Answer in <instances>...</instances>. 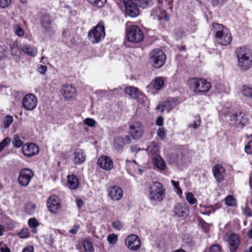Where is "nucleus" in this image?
<instances>
[{
    "mask_svg": "<svg viewBox=\"0 0 252 252\" xmlns=\"http://www.w3.org/2000/svg\"><path fill=\"white\" fill-rule=\"evenodd\" d=\"M212 27L215 32V38L219 44L226 45L231 43L232 37L227 28L221 24L215 23L212 24Z\"/></svg>",
    "mask_w": 252,
    "mask_h": 252,
    "instance_id": "nucleus-1",
    "label": "nucleus"
},
{
    "mask_svg": "<svg viewBox=\"0 0 252 252\" xmlns=\"http://www.w3.org/2000/svg\"><path fill=\"white\" fill-rule=\"evenodd\" d=\"M238 65L242 70H246L252 65V55L245 47H240L236 51Z\"/></svg>",
    "mask_w": 252,
    "mask_h": 252,
    "instance_id": "nucleus-2",
    "label": "nucleus"
},
{
    "mask_svg": "<svg viewBox=\"0 0 252 252\" xmlns=\"http://www.w3.org/2000/svg\"><path fill=\"white\" fill-rule=\"evenodd\" d=\"M188 85L195 93L208 92L211 87L210 83L206 80L198 78L189 79Z\"/></svg>",
    "mask_w": 252,
    "mask_h": 252,
    "instance_id": "nucleus-3",
    "label": "nucleus"
},
{
    "mask_svg": "<svg viewBox=\"0 0 252 252\" xmlns=\"http://www.w3.org/2000/svg\"><path fill=\"white\" fill-rule=\"evenodd\" d=\"M105 36V27L103 22H100L88 32L89 40L92 43H99Z\"/></svg>",
    "mask_w": 252,
    "mask_h": 252,
    "instance_id": "nucleus-4",
    "label": "nucleus"
},
{
    "mask_svg": "<svg viewBox=\"0 0 252 252\" xmlns=\"http://www.w3.org/2000/svg\"><path fill=\"white\" fill-rule=\"evenodd\" d=\"M165 189L159 182L154 183L149 188V197L152 201L160 202L165 196Z\"/></svg>",
    "mask_w": 252,
    "mask_h": 252,
    "instance_id": "nucleus-5",
    "label": "nucleus"
},
{
    "mask_svg": "<svg viewBox=\"0 0 252 252\" xmlns=\"http://www.w3.org/2000/svg\"><path fill=\"white\" fill-rule=\"evenodd\" d=\"M126 37L130 42L139 43L143 40L144 35L137 26L130 25L126 28Z\"/></svg>",
    "mask_w": 252,
    "mask_h": 252,
    "instance_id": "nucleus-6",
    "label": "nucleus"
},
{
    "mask_svg": "<svg viewBox=\"0 0 252 252\" xmlns=\"http://www.w3.org/2000/svg\"><path fill=\"white\" fill-rule=\"evenodd\" d=\"M150 57L153 66L157 68L162 67L166 59L165 53L159 49H154L150 53Z\"/></svg>",
    "mask_w": 252,
    "mask_h": 252,
    "instance_id": "nucleus-7",
    "label": "nucleus"
},
{
    "mask_svg": "<svg viewBox=\"0 0 252 252\" xmlns=\"http://www.w3.org/2000/svg\"><path fill=\"white\" fill-rule=\"evenodd\" d=\"M126 11L127 14L135 17L140 13L139 6L135 0H124Z\"/></svg>",
    "mask_w": 252,
    "mask_h": 252,
    "instance_id": "nucleus-8",
    "label": "nucleus"
},
{
    "mask_svg": "<svg viewBox=\"0 0 252 252\" xmlns=\"http://www.w3.org/2000/svg\"><path fill=\"white\" fill-rule=\"evenodd\" d=\"M23 107L27 110L31 111L34 109L37 104V99L32 94H26L22 99Z\"/></svg>",
    "mask_w": 252,
    "mask_h": 252,
    "instance_id": "nucleus-9",
    "label": "nucleus"
},
{
    "mask_svg": "<svg viewBox=\"0 0 252 252\" xmlns=\"http://www.w3.org/2000/svg\"><path fill=\"white\" fill-rule=\"evenodd\" d=\"M125 244L130 250L136 251L141 247V240L137 235L130 234L126 238Z\"/></svg>",
    "mask_w": 252,
    "mask_h": 252,
    "instance_id": "nucleus-10",
    "label": "nucleus"
},
{
    "mask_svg": "<svg viewBox=\"0 0 252 252\" xmlns=\"http://www.w3.org/2000/svg\"><path fill=\"white\" fill-rule=\"evenodd\" d=\"M34 176V173L30 169L25 168L21 170L18 177L19 183L23 187H27Z\"/></svg>",
    "mask_w": 252,
    "mask_h": 252,
    "instance_id": "nucleus-11",
    "label": "nucleus"
},
{
    "mask_svg": "<svg viewBox=\"0 0 252 252\" xmlns=\"http://www.w3.org/2000/svg\"><path fill=\"white\" fill-rule=\"evenodd\" d=\"M61 93L64 99L67 100L74 99L77 95L76 88L72 85L68 84L63 86Z\"/></svg>",
    "mask_w": 252,
    "mask_h": 252,
    "instance_id": "nucleus-12",
    "label": "nucleus"
},
{
    "mask_svg": "<svg viewBox=\"0 0 252 252\" xmlns=\"http://www.w3.org/2000/svg\"><path fill=\"white\" fill-rule=\"evenodd\" d=\"M47 206L49 211L54 214L59 212L61 208L60 199L56 195L51 196L48 199Z\"/></svg>",
    "mask_w": 252,
    "mask_h": 252,
    "instance_id": "nucleus-13",
    "label": "nucleus"
},
{
    "mask_svg": "<svg viewBox=\"0 0 252 252\" xmlns=\"http://www.w3.org/2000/svg\"><path fill=\"white\" fill-rule=\"evenodd\" d=\"M129 131L133 139H139L141 137L144 133L143 125L138 122L133 123L130 126Z\"/></svg>",
    "mask_w": 252,
    "mask_h": 252,
    "instance_id": "nucleus-14",
    "label": "nucleus"
},
{
    "mask_svg": "<svg viewBox=\"0 0 252 252\" xmlns=\"http://www.w3.org/2000/svg\"><path fill=\"white\" fill-rule=\"evenodd\" d=\"M108 196L112 200L118 201L123 195V190L119 187H111L108 189Z\"/></svg>",
    "mask_w": 252,
    "mask_h": 252,
    "instance_id": "nucleus-15",
    "label": "nucleus"
},
{
    "mask_svg": "<svg viewBox=\"0 0 252 252\" xmlns=\"http://www.w3.org/2000/svg\"><path fill=\"white\" fill-rule=\"evenodd\" d=\"M22 152L25 156L31 157L38 153L39 148L37 145L34 143H29L23 146Z\"/></svg>",
    "mask_w": 252,
    "mask_h": 252,
    "instance_id": "nucleus-16",
    "label": "nucleus"
},
{
    "mask_svg": "<svg viewBox=\"0 0 252 252\" xmlns=\"http://www.w3.org/2000/svg\"><path fill=\"white\" fill-rule=\"evenodd\" d=\"M53 19L48 14H45L41 16L40 22L42 27L44 29L45 32L50 34L53 33V30L52 28Z\"/></svg>",
    "mask_w": 252,
    "mask_h": 252,
    "instance_id": "nucleus-17",
    "label": "nucleus"
},
{
    "mask_svg": "<svg viewBox=\"0 0 252 252\" xmlns=\"http://www.w3.org/2000/svg\"><path fill=\"white\" fill-rule=\"evenodd\" d=\"M124 91L126 94L133 99H137L140 96H141L143 101H144V99H146V97L136 87L128 86L126 87Z\"/></svg>",
    "mask_w": 252,
    "mask_h": 252,
    "instance_id": "nucleus-18",
    "label": "nucleus"
},
{
    "mask_svg": "<svg viewBox=\"0 0 252 252\" xmlns=\"http://www.w3.org/2000/svg\"><path fill=\"white\" fill-rule=\"evenodd\" d=\"M213 173L218 182L220 183L223 180L225 172L221 165H216L213 168Z\"/></svg>",
    "mask_w": 252,
    "mask_h": 252,
    "instance_id": "nucleus-19",
    "label": "nucleus"
},
{
    "mask_svg": "<svg viewBox=\"0 0 252 252\" xmlns=\"http://www.w3.org/2000/svg\"><path fill=\"white\" fill-rule=\"evenodd\" d=\"M174 213L178 217H187L189 213V209L185 204H177L175 206Z\"/></svg>",
    "mask_w": 252,
    "mask_h": 252,
    "instance_id": "nucleus-20",
    "label": "nucleus"
},
{
    "mask_svg": "<svg viewBox=\"0 0 252 252\" xmlns=\"http://www.w3.org/2000/svg\"><path fill=\"white\" fill-rule=\"evenodd\" d=\"M98 164L102 168L106 170H111L113 167L112 160L107 156H102L98 159Z\"/></svg>",
    "mask_w": 252,
    "mask_h": 252,
    "instance_id": "nucleus-21",
    "label": "nucleus"
},
{
    "mask_svg": "<svg viewBox=\"0 0 252 252\" xmlns=\"http://www.w3.org/2000/svg\"><path fill=\"white\" fill-rule=\"evenodd\" d=\"M240 243L239 236L235 234H231L229 236L228 243L229 249L231 252H235Z\"/></svg>",
    "mask_w": 252,
    "mask_h": 252,
    "instance_id": "nucleus-22",
    "label": "nucleus"
},
{
    "mask_svg": "<svg viewBox=\"0 0 252 252\" xmlns=\"http://www.w3.org/2000/svg\"><path fill=\"white\" fill-rule=\"evenodd\" d=\"M153 162L155 166L160 170H164L166 168V163L159 155H156L153 158Z\"/></svg>",
    "mask_w": 252,
    "mask_h": 252,
    "instance_id": "nucleus-23",
    "label": "nucleus"
},
{
    "mask_svg": "<svg viewBox=\"0 0 252 252\" xmlns=\"http://www.w3.org/2000/svg\"><path fill=\"white\" fill-rule=\"evenodd\" d=\"M74 161L75 163L80 164L84 162L86 159V156L81 149L76 150L73 153Z\"/></svg>",
    "mask_w": 252,
    "mask_h": 252,
    "instance_id": "nucleus-24",
    "label": "nucleus"
},
{
    "mask_svg": "<svg viewBox=\"0 0 252 252\" xmlns=\"http://www.w3.org/2000/svg\"><path fill=\"white\" fill-rule=\"evenodd\" d=\"M22 50L25 54L31 57L35 56L37 52L35 47L28 45H24Z\"/></svg>",
    "mask_w": 252,
    "mask_h": 252,
    "instance_id": "nucleus-25",
    "label": "nucleus"
},
{
    "mask_svg": "<svg viewBox=\"0 0 252 252\" xmlns=\"http://www.w3.org/2000/svg\"><path fill=\"white\" fill-rule=\"evenodd\" d=\"M67 184L70 189H76L79 185L78 178L73 175H68L67 176Z\"/></svg>",
    "mask_w": 252,
    "mask_h": 252,
    "instance_id": "nucleus-26",
    "label": "nucleus"
},
{
    "mask_svg": "<svg viewBox=\"0 0 252 252\" xmlns=\"http://www.w3.org/2000/svg\"><path fill=\"white\" fill-rule=\"evenodd\" d=\"M125 144V142H124V138L121 137H117L115 138L114 141V146L116 150L118 151V152L122 151Z\"/></svg>",
    "mask_w": 252,
    "mask_h": 252,
    "instance_id": "nucleus-27",
    "label": "nucleus"
},
{
    "mask_svg": "<svg viewBox=\"0 0 252 252\" xmlns=\"http://www.w3.org/2000/svg\"><path fill=\"white\" fill-rule=\"evenodd\" d=\"M139 7L143 9L148 8L152 6L154 3V0H135Z\"/></svg>",
    "mask_w": 252,
    "mask_h": 252,
    "instance_id": "nucleus-28",
    "label": "nucleus"
},
{
    "mask_svg": "<svg viewBox=\"0 0 252 252\" xmlns=\"http://www.w3.org/2000/svg\"><path fill=\"white\" fill-rule=\"evenodd\" d=\"M177 98H170L165 102V106L168 112L174 108L177 104Z\"/></svg>",
    "mask_w": 252,
    "mask_h": 252,
    "instance_id": "nucleus-29",
    "label": "nucleus"
},
{
    "mask_svg": "<svg viewBox=\"0 0 252 252\" xmlns=\"http://www.w3.org/2000/svg\"><path fill=\"white\" fill-rule=\"evenodd\" d=\"M147 152L151 156H153V157L156 155H158V148L157 144L154 142H151L147 148Z\"/></svg>",
    "mask_w": 252,
    "mask_h": 252,
    "instance_id": "nucleus-30",
    "label": "nucleus"
},
{
    "mask_svg": "<svg viewBox=\"0 0 252 252\" xmlns=\"http://www.w3.org/2000/svg\"><path fill=\"white\" fill-rule=\"evenodd\" d=\"M243 119V117L242 116V114H234L231 116L230 120L233 122V123L236 125H239L242 124L244 125V122L242 120Z\"/></svg>",
    "mask_w": 252,
    "mask_h": 252,
    "instance_id": "nucleus-31",
    "label": "nucleus"
},
{
    "mask_svg": "<svg viewBox=\"0 0 252 252\" xmlns=\"http://www.w3.org/2000/svg\"><path fill=\"white\" fill-rule=\"evenodd\" d=\"M164 84V80L161 77H157L154 80L153 87L157 90H160Z\"/></svg>",
    "mask_w": 252,
    "mask_h": 252,
    "instance_id": "nucleus-32",
    "label": "nucleus"
},
{
    "mask_svg": "<svg viewBox=\"0 0 252 252\" xmlns=\"http://www.w3.org/2000/svg\"><path fill=\"white\" fill-rule=\"evenodd\" d=\"M10 49L13 56H16L20 50L19 43L17 41H14L10 44Z\"/></svg>",
    "mask_w": 252,
    "mask_h": 252,
    "instance_id": "nucleus-33",
    "label": "nucleus"
},
{
    "mask_svg": "<svg viewBox=\"0 0 252 252\" xmlns=\"http://www.w3.org/2000/svg\"><path fill=\"white\" fill-rule=\"evenodd\" d=\"M93 6L98 8L102 7L105 3L106 0H87Z\"/></svg>",
    "mask_w": 252,
    "mask_h": 252,
    "instance_id": "nucleus-34",
    "label": "nucleus"
},
{
    "mask_svg": "<svg viewBox=\"0 0 252 252\" xmlns=\"http://www.w3.org/2000/svg\"><path fill=\"white\" fill-rule=\"evenodd\" d=\"M13 31L16 35L19 37H22L24 34L23 30L17 24H15L13 26Z\"/></svg>",
    "mask_w": 252,
    "mask_h": 252,
    "instance_id": "nucleus-35",
    "label": "nucleus"
},
{
    "mask_svg": "<svg viewBox=\"0 0 252 252\" xmlns=\"http://www.w3.org/2000/svg\"><path fill=\"white\" fill-rule=\"evenodd\" d=\"M35 206L32 203H27L25 205V211L29 214H32L34 213Z\"/></svg>",
    "mask_w": 252,
    "mask_h": 252,
    "instance_id": "nucleus-36",
    "label": "nucleus"
},
{
    "mask_svg": "<svg viewBox=\"0 0 252 252\" xmlns=\"http://www.w3.org/2000/svg\"><path fill=\"white\" fill-rule=\"evenodd\" d=\"M242 93L244 95L252 98V88L245 86L243 88Z\"/></svg>",
    "mask_w": 252,
    "mask_h": 252,
    "instance_id": "nucleus-37",
    "label": "nucleus"
},
{
    "mask_svg": "<svg viewBox=\"0 0 252 252\" xmlns=\"http://www.w3.org/2000/svg\"><path fill=\"white\" fill-rule=\"evenodd\" d=\"M13 146L16 148H19L23 144V141L17 135H15L12 141Z\"/></svg>",
    "mask_w": 252,
    "mask_h": 252,
    "instance_id": "nucleus-38",
    "label": "nucleus"
},
{
    "mask_svg": "<svg viewBox=\"0 0 252 252\" xmlns=\"http://www.w3.org/2000/svg\"><path fill=\"white\" fill-rule=\"evenodd\" d=\"M13 121V118L12 116L7 115L3 120V125L5 128H8L11 125Z\"/></svg>",
    "mask_w": 252,
    "mask_h": 252,
    "instance_id": "nucleus-39",
    "label": "nucleus"
},
{
    "mask_svg": "<svg viewBox=\"0 0 252 252\" xmlns=\"http://www.w3.org/2000/svg\"><path fill=\"white\" fill-rule=\"evenodd\" d=\"M225 200L226 204L228 206H233L236 205V200L233 195H228Z\"/></svg>",
    "mask_w": 252,
    "mask_h": 252,
    "instance_id": "nucleus-40",
    "label": "nucleus"
},
{
    "mask_svg": "<svg viewBox=\"0 0 252 252\" xmlns=\"http://www.w3.org/2000/svg\"><path fill=\"white\" fill-rule=\"evenodd\" d=\"M107 239L110 244L114 245L118 241V237L115 234H111L107 236Z\"/></svg>",
    "mask_w": 252,
    "mask_h": 252,
    "instance_id": "nucleus-41",
    "label": "nucleus"
},
{
    "mask_svg": "<svg viewBox=\"0 0 252 252\" xmlns=\"http://www.w3.org/2000/svg\"><path fill=\"white\" fill-rule=\"evenodd\" d=\"M186 199L190 204H193L197 201L196 199L191 192H188L186 194Z\"/></svg>",
    "mask_w": 252,
    "mask_h": 252,
    "instance_id": "nucleus-42",
    "label": "nucleus"
},
{
    "mask_svg": "<svg viewBox=\"0 0 252 252\" xmlns=\"http://www.w3.org/2000/svg\"><path fill=\"white\" fill-rule=\"evenodd\" d=\"M83 247L87 251L92 252L94 250V247L92 243L89 241H85L83 243Z\"/></svg>",
    "mask_w": 252,
    "mask_h": 252,
    "instance_id": "nucleus-43",
    "label": "nucleus"
},
{
    "mask_svg": "<svg viewBox=\"0 0 252 252\" xmlns=\"http://www.w3.org/2000/svg\"><path fill=\"white\" fill-rule=\"evenodd\" d=\"M171 183L174 187V190L175 191L179 194L181 195L182 193V191L181 188L179 187V184L178 182H176L175 181L172 180Z\"/></svg>",
    "mask_w": 252,
    "mask_h": 252,
    "instance_id": "nucleus-44",
    "label": "nucleus"
},
{
    "mask_svg": "<svg viewBox=\"0 0 252 252\" xmlns=\"http://www.w3.org/2000/svg\"><path fill=\"white\" fill-rule=\"evenodd\" d=\"M208 252H221V248L219 244H216L210 247Z\"/></svg>",
    "mask_w": 252,
    "mask_h": 252,
    "instance_id": "nucleus-45",
    "label": "nucleus"
},
{
    "mask_svg": "<svg viewBox=\"0 0 252 252\" xmlns=\"http://www.w3.org/2000/svg\"><path fill=\"white\" fill-rule=\"evenodd\" d=\"M201 124V120L199 116L197 117V120L195 121L192 124H190L189 125V127H192L194 129L198 128Z\"/></svg>",
    "mask_w": 252,
    "mask_h": 252,
    "instance_id": "nucleus-46",
    "label": "nucleus"
},
{
    "mask_svg": "<svg viewBox=\"0 0 252 252\" xmlns=\"http://www.w3.org/2000/svg\"><path fill=\"white\" fill-rule=\"evenodd\" d=\"M10 142V139L8 137L5 138L0 143V152L1 151L3 148L6 146Z\"/></svg>",
    "mask_w": 252,
    "mask_h": 252,
    "instance_id": "nucleus-47",
    "label": "nucleus"
},
{
    "mask_svg": "<svg viewBox=\"0 0 252 252\" xmlns=\"http://www.w3.org/2000/svg\"><path fill=\"white\" fill-rule=\"evenodd\" d=\"M29 225L31 228L36 227L38 225V222L34 218L29 219L28 221Z\"/></svg>",
    "mask_w": 252,
    "mask_h": 252,
    "instance_id": "nucleus-48",
    "label": "nucleus"
},
{
    "mask_svg": "<svg viewBox=\"0 0 252 252\" xmlns=\"http://www.w3.org/2000/svg\"><path fill=\"white\" fill-rule=\"evenodd\" d=\"M242 211L244 215L249 217L252 216V211L249 207L246 206L243 207L242 208Z\"/></svg>",
    "mask_w": 252,
    "mask_h": 252,
    "instance_id": "nucleus-49",
    "label": "nucleus"
},
{
    "mask_svg": "<svg viewBox=\"0 0 252 252\" xmlns=\"http://www.w3.org/2000/svg\"><path fill=\"white\" fill-rule=\"evenodd\" d=\"M7 55V51L5 47L0 45V61Z\"/></svg>",
    "mask_w": 252,
    "mask_h": 252,
    "instance_id": "nucleus-50",
    "label": "nucleus"
},
{
    "mask_svg": "<svg viewBox=\"0 0 252 252\" xmlns=\"http://www.w3.org/2000/svg\"><path fill=\"white\" fill-rule=\"evenodd\" d=\"M245 150L247 154H252V140L245 146Z\"/></svg>",
    "mask_w": 252,
    "mask_h": 252,
    "instance_id": "nucleus-51",
    "label": "nucleus"
},
{
    "mask_svg": "<svg viewBox=\"0 0 252 252\" xmlns=\"http://www.w3.org/2000/svg\"><path fill=\"white\" fill-rule=\"evenodd\" d=\"M113 228L117 230H120L123 227V224L119 220L115 221L112 223Z\"/></svg>",
    "mask_w": 252,
    "mask_h": 252,
    "instance_id": "nucleus-52",
    "label": "nucleus"
},
{
    "mask_svg": "<svg viewBox=\"0 0 252 252\" xmlns=\"http://www.w3.org/2000/svg\"><path fill=\"white\" fill-rule=\"evenodd\" d=\"M11 2V0H0V7L5 8L7 7Z\"/></svg>",
    "mask_w": 252,
    "mask_h": 252,
    "instance_id": "nucleus-53",
    "label": "nucleus"
},
{
    "mask_svg": "<svg viewBox=\"0 0 252 252\" xmlns=\"http://www.w3.org/2000/svg\"><path fill=\"white\" fill-rule=\"evenodd\" d=\"M84 124L90 126H93L95 125V121L94 119L87 118L84 120Z\"/></svg>",
    "mask_w": 252,
    "mask_h": 252,
    "instance_id": "nucleus-54",
    "label": "nucleus"
},
{
    "mask_svg": "<svg viewBox=\"0 0 252 252\" xmlns=\"http://www.w3.org/2000/svg\"><path fill=\"white\" fill-rule=\"evenodd\" d=\"M18 235L20 238H26L29 236V231L27 229H22Z\"/></svg>",
    "mask_w": 252,
    "mask_h": 252,
    "instance_id": "nucleus-55",
    "label": "nucleus"
},
{
    "mask_svg": "<svg viewBox=\"0 0 252 252\" xmlns=\"http://www.w3.org/2000/svg\"><path fill=\"white\" fill-rule=\"evenodd\" d=\"M158 135L161 139H163L165 135V133L163 128H159L157 131Z\"/></svg>",
    "mask_w": 252,
    "mask_h": 252,
    "instance_id": "nucleus-56",
    "label": "nucleus"
},
{
    "mask_svg": "<svg viewBox=\"0 0 252 252\" xmlns=\"http://www.w3.org/2000/svg\"><path fill=\"white\" fill-rule=\"evenodd\" d=\"M163 119L162 117H158L156 120V124L158 126H161L163 125Z\"/></svg>",
    "mask_w": 252,
    "mask_h": 252,
    "instance_id": "nucleus-57",
    "label": "nucleus"
},
{
    "mask_svg": "<svg viewBox=\"0 0 252 252\" xmlns=\"http://www.w3.org/2000/svg\"><path fill=\"white\" fill-rule=\"evenodd\" d=\"M47 70V67L45 65H40L38 68V71L41 74H44Z\"/></svg>",
    "mask_w": 252,
    "mask_h": 252,
    "instance_id": "nucleus-58",
    "label": "nucleus"
},
{
    "mask_svg": "<svg viewBox=\"0 0 252 252\" xmlns=\"http://www.w3.org/2000/svg\"><path fill=\"white\" fill-rule=\"evenodd\" d=\"M79 228L78 225H74L73 227L69 230V232L73 234H75L77 233V231Z\"/></svg>",
    "mask_w": 252,
    "mask_h": 252,
    "instance_id": "nucleus-59",
    "label": "nucleus"
},
{
    "mask_svg": "<svg viewBox=\"0 0 252 252\" xmlns=\"http://www.w3.org/2000/svg\"><path fill=\"white\" fill-rule=\"evenodd\" d=\"M157 110H159L160 111V112H163V111L165 109H166L165 108V103H164V104H159L157 107V108H156Z\"/></svg>",
    "mask_w": 252,
    "mask_h": 252,
    "instance_id": "nucleus-60",
    "label": "nucleus"
},
{
    "mask_svg": "<svg viewBox=\"0 0 252 252\" xmlns=\"http://www.w3.org/2000/svg\"><path fill=\"white\" fill-rule=\"evenodd\" d=\"M22 252H33V248L32 246H29L24 248Z\"/></svg>",
    "mask_w": 252,
    "mask_h": 252,
    "instance_id": "nucleus-61",
    "label": "nucleus"
},
{
    "mask_svg": "<svg viewBox=\"0 0 252 252\" xmlns=\"http://www.w3.org/2000/svg\"><path fill=\"white\" fill-rule=\"evenodd\" d=\"M124 142H125V144H128V143H130L131 139H130V137H129V136L126 135L125 137V138H124Z\"/></svg>",
    "mask_w": 252,
    "mask_h": 252,
    "instance_id": "nucleus-62",
    "label": "nucleus"
},
{
    "mask_svg": "<svg viewBox=\"0 0 252 252\" xmlns=\"http://www.w3.org/2000/svg\"><path fill=\"white\" fill-rule=\"evenodd\" d=\"M76 203H77V205L78 207L79 208H80L83 204V200H82L81 199H77Z\"/></svg>",
    "mask_w": 252,
    "mask_h": 252,
    "instance_id": "nucleus-63",
    "label": "nucleus"
},
{
    "mask_svg": "<svg viewBox=\"0 0 252 252\" xmlns=\"http://www.w3.org/2000/svg\"><path fill=\"white\" fill-rule=\"evenodd\" d=\"M0 251L1 252H10V250L7 247H1Z\"/></svg>",
    "mask_w": 252,
    "mask_h": 252,
    "instance_id": "nucleus-64",
    "label": "nucleus"
}]
</instances>
